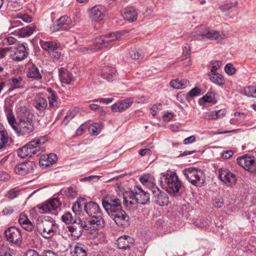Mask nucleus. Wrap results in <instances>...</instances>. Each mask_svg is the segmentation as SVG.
Wrapping results in <instances>:
<instances>
[{
  "instance_id": "37998d69",
  "label": "nucleus",
  "mask_w": 256,
  "mask_h": 256,
  "mask_svg": "<svg viewBox=\"0 0 256 256\" xmlns=\"http://www.w3.org/2000/svg\"><path fill=\"white\" fill-rule=\"evenodd\" d=\"M182 54L184 56H185V59H183V60L186 61L184 63L185 64L186 66H188L190 65V46L186 44L183 48V52Z\"/></svg>"
},
{
  "instance_id": "b1692460",
  "label": "nucleus",
  "mask_w": 256,
  "mask_h": 256,
  "mask_svg": "<svg viewBox=\"0 0 256 256\" xmlns=\"http://www.w3.org/2000/svg\"><path fill=\"white\" fill-rule=\"evenodd\" d=\"M34 106L38 110L44 112L48 107L46 100L40 95H36L33 100Z\"/></svg>"
},
{
  "instance_id": "052dcab7",
  "label": "nucleus",
  "mask_w": 256,
  "mask_h": 256,
  "mask_svg": "<svg viewBox=\"0 0 256 256\" xmlns=\"http://www.w3.org/2000/svg\"><path fill=\"white\" fill-rule=\"evenodd\" d=\"M224 114V111L222 110H218L216 112H210V116L212 118H218Z\"/></svg>"
},
{
  "instance_id": "a211bd4d",
  "label": "nucleus",
  "mask_w": 256,
  "mask_h": 256,
  "mask_svg": "<svg viewBox=\"0 0 256 256\" xmlns=\"http://www.w3.org/2000/svg\"><path fill=\"white\" fill-rule=\"evenodd\" d=\"M7 240L12 243L19 244L22 242V236L20 230L14 226L7 228L5 232Z\"/></svg>"
},
{
  "instance_id": "49530a36",
  "label": "nucleus",
  "mask_w": 256,
  "mask_h": 256,
  "mask_svg": "<svg viewBox=\"0 0 256 256\" xmlns=\"http://www.w3.org/2000/svg\"><path fill=\"white\" fill-rule=\"evenodd\" d=\"M62 220L66 224H72L77 220H74L72 214L70 212H67L64 214L62 217Z\"/></svg>"
},
{
  "instance_id": "0e129e2a",
  "label": "nucleus",
  "mask_w": 256,
  "mask_h": 256,
  "mask_svg": "<svg viewBox=\"0 0 256 256\" xmlns=\"http://www.w3.org/2000/svg\"><path fill=\"white\" fill-rule=\"evenodd\" d=\"M234 154V152L232 150H228L226 151H224L223 153L222 154V158L224 159H228L230 158H231Z\"/></svg>"
},
{
  "instance_id": "0eeeda50",
  "label": "nucleus",
  "mask_w": 256,
  "mask_h": 256,
  "mask_svg": "<svg viewBox=\"0 0 256 256\" xmlns=\"http://www.w3.org/2000/svg\"><path fill=\"white\" fill-rule=\"evenodd\" d=\"M192 40H206L213 39L218 41L222 40V37L218 31L210 30L209 28H204L197 30L192 32L190 34Z\"/></svg>"
},
{
  "instance_id": "5fc2aeb1",
  "label": "nucleus",
  "mask_w": 256,
  "mask_h": 256,
  "mask_svg": "<svg viewBox=\"0 0 256 256\" xmlns=\"http://www.w3.org/2000/svg\"><path fill=\"white\" fill-rule=\"evenodd\" d=\"M130 55L134 60H138L140 57L141 54L140 50L136 48H132L130 51Z\"/></svg>"
},
{
  "instance_id": "c03bdc74",
  "label": "nucleus",
  "mask_w": 256,
  "mask_h": 256,
  "mask_svg": "<svg viewBox=\"0 0 256 256\" xmlns=\"http://www.w3.org/2000/svg\"><path fill=\"white\" fill-rule=\"evenodd\" d=\"M22 82V78L20 76L12 78L9 80V84L12 86L11 90L20 88L19 85Z\"/></svg>"
},
{
  "instance_id": "774afa93",
  "label": "nucleus",
  "mask_w": 256,
  "mask_h": 256,
  "mask_svg": "<svg viewBox=\"0 0 256 256\" xmlns=\"http://www.w3.org/2000/svg\"><path fill=\"white\" fill-rule=\"evenodd\" d=\"M42 256H58V254L52 250L44 251L42 254Z\"/></svg>"
},
{
  "instance_id": "f257e3e1",
  "label": "nucleus",
  "mask_w": 256,
  "mask_h": 256,
  "mask_svg": "<svg viewBox=\"0 0 256 256\" xmlns=\"http://www.w3.org/2000/svg\"><path fill=\"white\" fill-rule=\"evenodd\" d=\"M5 114L9 124L18 136H28L34 132L32 118L18 120L16 122L12 109L8 107L5 110Z\"/></svg>"
},
{
  "instance_id": "72a5a7b5",
  "label": "nucleus",
  "mask_w": 256,
  "mask_h": 256,
  "mask_svg": "<svg viewBox=\"0 0 256 256\" xmlns=\"http://www.w3.org/2000/svg\"><path fill=\"white\" fill-rule=\"evenodd\" d=\"M170 85L176 89H184L190 86V82L186 79L175 80L170 82Z\"/></svg>"
},
{
  "instance_id": "2f4dec72",
  "label": "nucleus",
  "mask_w": 256,
  "mask_h": 256,
  "mask_svg": "<svg viewBox=\"0 0 256 256\" xmlns=\"http://www.w3.org/2000/svg\"><path fill=\"white\" fill-rule=\"evenodd\" d=\"M140 182L144 186L148 187L152 191L156 186L154 178L150 174H146L141 176L140 178Z\"/></svg>"
},
{
  "instance_id": "5701e85b",
  "label": "nucleus",
  "mask_w": 256,
  "mask_h": 256,
  "mask_svg": "<svg viewBox=\"0 0 256 256\" xmlns=\"http://www.w3.org/2000/svg\"><path fill=\"white\" fill-rule=\"evenodd\" d=\"M34 166V164L30 162L19 164L15 166L14 172L16 174L24 175L32 170Z\"/></svg>"
},
{
  "instance_id": "412c9836",
  "label": "nucleus",
  "mask_w": 256,
  "mask_h": 256,
  "mask_svg": "<svg viewBox=\"0 0 256 256\" xmlns=\"http://www.w3.org/2000/svg\"><path fill=\"white\" fill-rule=\"evenodd\" d=\"M134 238L129 236H123L117 240V246L118 248L126 250L130 248L134 244Z\"/></svg>"
},
{
  "instance_id": "6e6d98bb",
  "label": "nucleus",
  "mask_w": 256,
  "mask_h": 256,
  "mask_svg": "<svg viewBox=\"0 0 256 256\" xmlns=\"http://www.w3.org/2000/svg\"><path fill=\"white\" fill-rule=\"evenodd\" d=\"M201 90L198 87H195L191 90L188 94L190 97H194L200 95Z\"/></svg>"
},
{
  "instance_id": "680f3d73",
  "label": "nucleus",
  "mask_w": 256,
  "mask_h": 256,
  "mask_svg": "<svg viewBox=\"0 0 256 256\" xmlns=\"http://www.w3.org/2000/svg\"><path fill=\"white\" fill-rule=\"evenodd\" d=\"M18 18L26 22H32V17L28 14H20V16H18Z\"/></svg>"
},
{
  "instance_id": "603ef678",
  "label": "nucleus",
  "mask_w": 256,
  "mask_h": 256,
  "mask_svg": "<svg viewBox=\"0 0 256 256\" xmlns=\"http://www.w3.org/2000/svg\"><path fill=\"white\" fill-rule=\"evenodd\" d=\"M20 192L17 188H13L7 192L6 196L10 199H14L18 195Z\"/></svg>"
},
{
  "instance_id": "c85d7f7f",
  "label": "nucleus",
  "mask_w": 256,
  "mask_h": 256,
  "mask_svg": "<svg viewBox=\"0 0 256 256\" xmlns=\"http://www.w3.org/2000/svg\"><path fill=\"white\" fill-rule=\"evenodd\" d=\"M210 81L219 86H222L225 83L224 76L219 73H208Z\"/></svg>"
},
{
  "instance_id": "f704fd0d",
  "label": "nucleus",
  "mask_w": 256,
  "mask_h": 256,
  "mask_svg": "<svg viewBox=\"0 0 256 256\" xmlns=\"http://www.w3.org/2000/svg\"><path fill=\"white\" fill-rule=\"evenodd\" d=\"M60 78L62 83L70 84L72 80V76L71 73L66 70L61 68L60 69Z\"/></svg>"
},
{
  "instance_id": "a18cd8bd",
  "label": "nucleus",
  "mask_w": 256,
  "mask_h": 256,
  "mask_svg": "<svg viewBox=\"0 0 256 256\" xmlns=\"http://www.w3.org/2000/svg\"><path fill=\"white\" fill-rule=\"evenodd\" d=\"M78 112V110L76 109L69 110L63 120V123L64 124H66L72 118L76 116Z\"/></svg>"
},
{
  "instance_id": "13d9d810",
  "label": "nucleus",
  "mask_w": 256,
  "mask_h": 256,
  "mask_svg": "<svg viewBox=\"0 0 256 256\" xmlns=\"http://www.w3.org/2000/svg\"><path fill=\"white\" fill-rule=\"evenodd\" d=\"M18 155L19 157L22 158H28L26 150V148L24 147V146H22L21 148L18 150Z\"/></svg>"
},
{
  "instance_id": "a19ab883",
  "label": "nucleus",
  "mask_w": 256,
  "mask_h": 256,
  "mask_svg": "<svg viewBox=\"0 0 256 256\" xmlns=\"http://www.w3.org/2000/svg\"><path fill=\"white\" fill-rule=\"evenodd\" d=\"M28 76L37 80H40L42 78L39 70L35 65H32L28 68Z\"/></svg>"
},
{
  "instance_id": "ea45409f",
  "label": "nucleus",
  "mask_w": 256,
  "mask_h": 256,
  "mask_svg": "<svg viewBox=\"0 0 256 256\" xmlns=\"http://www.w3.org/2000/svg\"><path fill=\"white\" fill-rule=\"evenodd\" d=\"M50 94L48 96V106L50 108L56 109L58 106V96L52 90H48Z\"/></svg>"
},
{
  "instance_id": "2eb2a0df",
  "label": "nucleus",
  "mask_w": 256,
  "mask_h": 256,
  "mask_svg": "<svg viewBox=\"0 0 256 256\" xmlns=\"http://www.w3.org/2000/svg\"><path fill=\"white\" fill-rule=\"evenodd\" d=\"M130 195L136 198L138 204H146L150 200L149 194L144 190L140 186L134 187L133 190L130 192Z\"/></svg>"
},
{
  "instance_id": "8fccbe9b",
  "label": "nucleus",
  "mask_w": 256,
  "mask_h": 256,
  "mask_svg": "<svg viewBox=\"0 0 256 256\" xmlns=\"http://www.w3.org/2000/svg\"><path fill=\"white\" fill-rule=\"evenodd\" d=\"M224 71L229 76H232L236 74V69L232 64L228 63L225 66Z\"/></svg>"
},
{
  "instance_id": "6ab92c4d",
  "label": "nucleus",
  "mask_w": 256,
  "mask_h": 256,
  "mask_svg": "<svg viewBox=\"0 0 256 256\" xmlns=\"http://www.w3.org/2000/svg\"><path fill=\"white\" fill-rule=\"evenodd\" d=\"M60 204L58 198H54L45 202L41 206H38V208L42 210L43 213L46 214L52 210H56L60 207Z\"/></svg>"
},
{
  "instance_id": "338daca9",
  "label": "nucleus",
  "mask_w": 256,
  "mask_h": 256,
  "mask_svg": "<svg viewBox=\"0 0 256 256\" xmlns=\"http://www.w3.org/2000/svg\"><path fill=\"white\" fill-rule=\"evenodd\" d=\"M195 140H196V138H195L194 136H189V137L185 138L184 140V144H192V142H195Z\"/></svg>"
},
{
  "instance_id": "09e8293b",
  "label": "nucleus",
  "mask_w": 256,
  "mask_h": 256,
  "mask_svg": "<svg viewBox=\"0 0 256 256\" xmlns=\"http://www.w3.org/2000/svg\"><path fill=\"white\" fill-rule=\"evenodd\" d=\"M238 2L236 1L222 5L220 6V8L223 12H228L232 8L236 6Z\"/></svg>"
},
{
  "instance_id": "f3484780",
  "label": "nucleus",
  "mask_w": 256,
  "mask_h": 256,
  "mask_svg": "<svg viewBox=\"0 0 256 256\" xmlns=\"http://www.w3.org/2000/svg\"><path fill=\"white\" fill-rule=\"evenodd\" d=\"M106 15V8L102 6H95L90 11V18L92 21H102Z\"/></svg>"
},
{
  "instance_id": "7ed1b4c3",
  "label": "nucleus",
  "mask_w": 256,
  "mask_h": 256,
  "mask_svg": "<svg viewBox=\"0 0 256 256\" xmlns=\"http://www.w3.org/2000/svg\"><path fill=\"white\" fill-rule=\"evenodd\" d=\"M84 212L89 216L92 217L90 220L86 222L88 225L86 226L88 228H90V226H92L93 229L96 230L98 227H102L104 225L100 207L96 202H86Z\"/></svg>"
},
{
  "instance_id": "79ce46f5",
  "label": "nucleus",
  "mask_w": 256,
  "mask_h": 256,
  "mask_svg": "<svg viewBox=\"0 0 256 256\" xmlns=\"http://www.w3.org/2000/svg\"><path fill=\"white\" fill-rule=\"evenodd\" d=\"M222 66V63L220 60H212L208 65V68L210 69V72L208 73H218L217 70L220 69Z\"/></svg>"
},
{
  "instance_id": "de8ad7c7",
  "label": "nucleus",
  "mask_w": 256,
  "mask_h": 256,
  "mask_svg": "<svg viewBox=\"0 0 256 256\" xmlns=\"http://www.w3.org/2000/svg\"><path fill=\"white\" fill-rule=\"evenodd\" d=\"M89 129L91 131L92 135L97 136L101 130L100 124L94 123L91 125Z\"/></svg>"
},
{
  "instance_id": "c756f323",
  "label": "nucleus",
  "mask_w": 256,
  "mask_h": 256,
  "mask_svg": "<svg viewBox=\"0 0 256 256\" xmlns=\"http://www.w3.org/2000/svg\"><path fill=\"white\" fill-rule=\"evenodd\" d=\"M18 222L20 226L28 231H31L34 228V226L28 220L25 214H21L20 215Z\"/></svg>"
},
{
  "instance_id": "cd10ccee",
  "label": "nucleus",
  "mask_w": 256,
  "mask_h": 256,
  "mask_svg": "<svg viewBox=\"0 0 256 256\" xmlns=\"http://www.w3.org/2000/svg\"><path fill=\"white\" fill-rule=\"evenodd\" d=\"M36 30L35 26H26L15 30L14 32L20 37L24 38L30 36Z\"/></svg>"
},
{
  "instance_id": "20e7f679",
  "label": "nucleus",
  "mask_w": 256,
  "mask_h": 256,
  "mask_svg": "<svg viewBox=\"0 0 256 256\" xmlns=\"http://www.w3.org/2000/svg\"><path fill=\"white\" fill-rule=\"evenodd\" d=\"M38 232L43 238L49 239L52 238L56 232V223L55 220L50 216H46L37 224Z\"/></svg>"
},
{
  "instance_id": "4d7b16f0",
  "label": "nucleus",
  "mask_w": 256,
  "mask_h": 256,
  "mask_svg": "<svg viewBox=\"0 0 256 256\" xmlns=\"http://www.w3.org/2000/svg\"><path fill=\"white\" fill-rule=\"evenodd\" d=\"M214 98V94L212 92H208L203 97L202 99L205 102H212Z\"/></svg>"
},
{
  "instance_id": "bf43d9fd",
  "label": "nucleus",
  "mask_w": 256,
  "mask_h": 256,
  "mask_svg": "<svg viewBox=\"0 0 256 256\" xmlns=\"http://www.w3.org/2000/svg\"><path fill=\"white\" fill-rule=\"evenodd\" d=\"M224 204V201L221 197L216 198L214 200V205L216 208H220Z\"/></svg>"
},
{
  "instance_id": "e2e57ef3",
  "label": "nucleus",
  "mask_w": 256,
  "mask_h": 256,
  "mask_svg": "<svg viewBox=\"0 0 256 256\" xmlns=\"http://www.w3.org/2000/svg\"><path fill=\"white\" fill-rule=\"evenodd\" d=\"M14 212V208L12 206H8L5 207L2 211V213L4 216H8L12 214Z\"/></svg>"
},
{
  "instance_id": "dca6fc26",
  "label": "nucleus",
  "mask_w": 256,
  "mask_h": 256,
  "mask_svg": "<svg viewBox=\"0 0 256 256\" xmlns=\"http://www.w3.org/2000/svg\"><path fill=\"white\" fill-rule=\"evenodd\" d=\"M72 26L71 18L68 16H63L57 20L52 26L54 31L68 30Z\"/></svg>"
},
{
  "instance_id": "a878e982",
  "label": "nucleus",
  "mask_w": 256,
  "mask_h": 256,
  "mask_svg": "<svg viewBox=\"0 0 256 256\" xmlns=\"http://www.w3.org/2000/svg\"><path fill=\"white\" fill-rule=\"evenodd\" d=\"M57 160V156L56 154H51L46 156H42L40 160V164L42 166L46 167L53 164Z\"/></svg>"
},
{
  "instance_id": "69168bd1",
  "label": "nucleus",
  "mask_w": 256,
  "mask_h": 256,
  "mask_svg": "<svg viewBox=\"0 0 256 256\" xmlns=\"http://www.w3.org/2000/svg\"><path fill=\"white\" fill-rule=\"evenodd\" d=\"M98 176H90L88 177H85L81 178L80 180L81 182H91L93 180H98Z\"/></svg>"
},
{
  "instance_id": "7c9ffc66",
  "label": "nucleus",
  "mask_w": 256,
  "mask_h": 256,
  "mask_svg": "<svg viewBox=\"0 0 256 256\" xmlns=\"http://www.w3.org/2000/svg\"><path fill=\"white\" fill-rule=\"evenodd\" d=\"M138 204V202L136 201V198L130 195V192L128 196L124 195V204L128 210H132L136 208V204Z\"/></svg>"
},
{
  "instance_id": "ddd939ff",
  "label": "nucleus",
  "mask_w": 256,
  "mask_h": 256,
  "mask_svg": "<svg viewBox=\"0 0 256 256\" xmlns=\"http://www.w3.org/2000/svg\"><path fill=\"white\" fill-rule=\"evenodd\" d=\"M48 140L46 136H43L34 139L28 144V147L30 150V152H32V155H39L44 150L41 148L42 145L45 144Z\"/></svg>"
},
{
  "instance_id": "aec40b11",
  "label": "nucleus",
  "mask_w": 256,
  "mask_h": 256,
  "mask_svg": "<svg viewBox=\"0 0 256 256\" xmlns=\"http://www.w3.org/2000/svg\"><path fill=\"white\" fill-rule=\"evenodd\" d=\"M152 192L155 198L156 202L160 206H166L168 203V197L164 192H162L158 187L152 189Z\"/></svg>"
},
{
  "instance_id": "3c124183",
  "label": "nucleus",
  "mask_w": 256,
  "mask_h": 256,
  "mask_svg": "<svg viewBox=\"0 0 256 256\" xmlns=\"http://www.w3.org/2000/svg\"><path fill=\"white\" fill-rule=\"evenodd\" d=\"M196 226L198 228H206L209 226V222L208 220L200 219L197 220L195 222Z\"/></svg>"
},
{
  "instance_id": "473e14b6",
  "label": "nucleus",
  "mask_w": 256,
  "mask_h": 256,
  "mask_svg": "<svg viewBox=\"0 0 256 256\" xmlns=\"http://www.w3.org/2000/svg\"><path fill=\"white\" fill-rule=\"evenodd\" d=\"M122 16L124 20L129 22H134L136 20L138 14L134 8H130L125 10Z\"/></svg>"
},
{
  "instance_id": "4468645a",
  "label": "nucleus",
  "mask_w": 256,
  "mask_h": 256,
  "mask_svg": "<svg viewBox=\"0 0 256 256\" xmlns=\"http://www.w3.org/2000/svg\"><path fill=\"white\" fill-rule=\"evenodd\" d=\"M218 176L222 182L228 186H232L236 182L235 174L226 168L219 169Z\"/></svg>"
},
{
  "instance_id": "c9c22d12",
  "label": "nucleus",
  "mask_w": 256,
  "mask_h": 256,
  "mask_svg": "<svg viewBox=\"0 0 256 256\" xmlns=\"http://www.w3.org/2000/svg\"><path fill=\"white\" fill-rule=\"evenodd\" d=\"M86 200L84 198H80L73 204L72 210L76 214H80L82 210H84Z\"/></svg>"
},
{
  "instance_id": "864d4df0",
  "label": "nucleus",
  "mask_w": 256,
  "mask_h": 256,
  "mask_svg": "<svg viewBox=\"0 0 256 256\" xmlns=\"http://www.w3.org/2000/svg\"><path fill=\"white\" fill-rule=\"evenodd\" d=\"M16 39L12 36H6L2 40V43L4 45L8 46L15 44Z\"/></svg>"
},
{
  "instance_id": "6e6552de",
  "label": "nucleus",
  "mask_w": 256,
  "mask_h": 256,
  "mask_svg": "<svg viewBox=\"0 0 256 256\" xmlns=\"http://www.w3.org/2000/svg\"><path fill=\"white\" fill-rule=\"evenodd\" d=\"M88 225V222H83L80 219H78L77 222H74L72 224L67 227L70 235L76 239L80 236L82 234L83 229H85L92 233L96 231V229H93L92 226H90V228H88L86 226Z\"/></svg>"
},
{
  "instance_id": "423d86ee",
  "label": "nucleus",
  "mask_w": 256,
  "mask_h": 256,
  "mask_svg": "<svg viewBox=\"0 0 256 256\" xmlns=\"http://www.w3.org/2000/svg\"><path fill=\"white\" fill-rule=\"evenodd\" d=\"M164 181H161L162 186L168 192L176 194L182 186V182L178 178L176 173L170 172L163 176Z\"/></svg>"
},
{
  "instance_id": "1a4fd4ad",
  "label": "nucleus",
  "mask_w": 256,
  "mask_h": 256,
  "mask_svg": "<svg viewBox=\"0 0 256 256\" xmlns=\"http://www.w3.org/2000/svg\"><path fill=\"white\" fill-rule=\"evenodd\" d=\"M102 204L108 214L122 207L121 201L114 196L107 195L102 200Z\"/></svg>"
},
{
  "instance_id": "393cba45",
  "label": "nucleus",
  "mask_w": 256,
  "mask_h": 256,
  "mask_svg": "<svg viewBox=\"0 0 256 256\" xmlns=\"http://www.w3.org/2000/svg\"><path fill=\"white\" fill-rule=\"evenodd\" d=\"M16 114L18 120L32 118L30 110L25 106H18L16 109Z\"/></svg>"
},
{
  "instance_id": "9b49d317",
  "label": "nucleus",
  "mask_w": 256,
  "mask_h": 256,
  "mask_svg": "<svg viewBox=\"0 0 256 256\" xmlns=\"http://www.w3.org/2000/svg\"><path fill=\"white\" fill-rule=\"evenodd\" d=\"M237 163L246 170L250 172H256V161L254 156L244 155L236 160Z\"/></svg>"
},
{
  "instance_id": "e433bc0d",
  "label": "nucleus",
  "mask_w": 256,
  "mask_h": 256,
  "mask_svg": "<svg viewBox=\"0 0 256 256\" xmlns=\"http://www.w3.org/2000/svg\"><path fill=\"white\" fill-rule=\"evenodd\" d=\"M72 256H86L87 252L84 246L81 244H76L74 246L72 252Z\"/></svg>"
},
{
  "instance_id": "39448f33",
  "label": "nucleus",
  "mask_w": 256,
  "mask_h": 256,
  "mask_svg": "<svg viewBox=\"0 0 256 256\" xmlns=\"http://www.w3.org/2000/svg\"><path fill=\"white\" fill-rule=\"evenodd\" d=\"M182 174L186 178L196 186H202L205 182L204 174L200 168H188L182 170Z\"/></svg>"
},
{
  "instance_id": "58836bf2",
  "label": "nucleus",
  "mask_w": 256,
  "mask_h": 256,
  "mask_svg": "<svg viewBox=\"0 0 256 256\" xmlns=\"http://www.w3.org/2000/svg\"><path fill=\"white\" fill-rule=\"evenodd\" d=\"M40 46L44 50L48 51L50 53L56 50L58 48V44L56 42L52 41H41Z\"/></svg>"
},
{
  "instance_id": "f8f14e48",
  "label": "nucleus",
  "mask_w": 256,
  "mask_h": 256,
  "mask_svg": "<svg viewBox=\"0 0 256 256\" xmlns=\"http://www.w3.org/2000/svg\"><path fill=\"white\" fill-rule=\"evenodd\" d=\"M108 215L118 226L126 227L129 225L130 218L122 209V207L120 208V210H116Z\"/></svg>"
},
{
  "instance_id": "bb28decb",
  "label": "nucleus",
  "mask_w": 256,
  "mask_h": 256,
  "mask_svg": "<svg viewBox=\"0 0 256 256\" xmlns=\"http://www.w3.org/2000/svg\"><path fill=\"white\" fill-rule=\"evenodd\" d=\"M116 75V71L114 68L105 67L102 72V76L108 82L112 81Z\"/></svg>"
},
{
  "instance_id": "f03ea898",
  "label": "nucleus",
  "mask_w": 256,
  "mask_h": 256,
  "mask_svg": "<svg viewBox=\"0 0 256 256\" xmlns=\"http://www.w3.org/2000/svg\"><path fill=\"white\" fill-rule=\"evenodd\" d=\"M122 36V32H116L100 36L95 38L92 44L81 48L79 51L84 54L96 52L102 48L108 47L111 42L120 40Z\"/></svg>"
},
{
  "instance_id": "4c0bfd02",
  "label": "nucleus",
  "mask_w": 256,
  "mask_h": 256,
  "mask_svg": "<svg viewBox=\"0 0 256 256\" xmlns=\"http://www.w3.org/2000/svg\"><path fill=\"white\" fill-rule=\"evenodd\" d=\"M8 134L4 126L0 124V149L4 148L8 142Z\"/></svg>"
},
{
  "instance_id": "9d476101",
  "label": "nucleus",
  "mask_w": 256,
  "mask_h": 256,
  "mask_svg": "<svg viewBox=\"0 0 256 256\" xmlns=\"http://www.w3.org/2000/svg\"><path fill=\"white\" fill-rule=\"evenodd\" d=\"M9 49L10 50V57L15 61H22L28 55V49L23 44H18L14 48H10Z\"/></svg>"
},
{
  "instance_id": "4be33fe9",
  "label": "nucleus",
  "mask_w": 256,
  "mask_h": 256,
  "mask_svg": "<svg viewBox=\"0 0 256 256\" xmlns=\"http://www.w3.org/2000/svg\"><path fill=\"white\" fill-rule=\"evenodd\" d=\"M132 98H128L120 102L116 103L112 106V110L114 112H122L128 108L133 103Z\"/></svg>"
}]
</instances>
